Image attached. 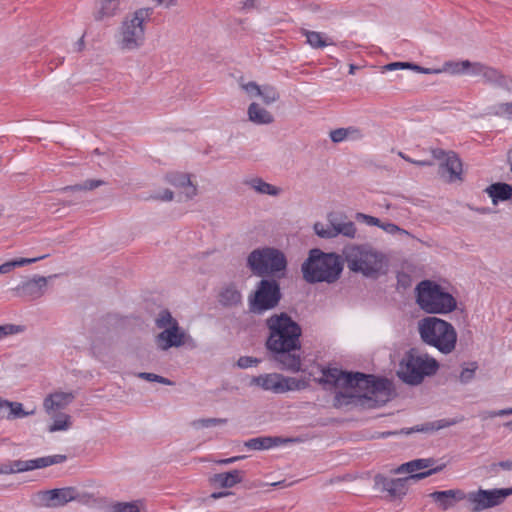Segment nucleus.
I'll return each mask as SVG.
<instances>
[{"label": "nucleus", "mask_w": 512, "mask_h": 512, "mask_svg": "<svg viewBox=\"0 0 512 512\" xmlns=\"http://www.w3.org/2000/svg\"><path fill=\"white\" fill-rule=\"evenodd\" d=\"M283 370L303 372L323 385L334 388V405L338 408L362 406L373 408L387 403L393 395V384L386 378L360 372L344 371L336 365H321L300 354H273Z\"/></svg>", "instance_id": "nucleus-1"}, {"label": "nucleus", "mask_w": 512, "mask_h": 512, "mask_svg": "<svg viewBox=\"0 0 512 512\" xmlns=\"http://www.w3.org/2000/svg\"><path fill=\"white\" fill-rule=\"evenodd\" d=\"M342 258L350 272L368 279H378L389 269L388 255L368 242L345 245Z\"/></svg>", "instance_id": "nucleus-2"}, {"label": "nucleus", "mask_w": 512, "mask_h": 512, "mask_svg": "<svg viewBox=\"0 0 512 512\" xmlns=\"http://www.w3.org/2000/svg\"><path fill=\"white\" fill-rule=\"evenodd\" d=\"M301 271L304 280L308 283H335L343 271L342 254L324 253L320 249H312L303 262Z\"/></svg>", "instance_id": "nucleus-3"}, {"label": "nucleus", "mask_w": 512, "mask_h": 512, "mask_svg": "<svg viewBox=\"0 0 512 512\" xmlns=\"http://www.w3.org/2000/svg\"><path fill=\"white\" fill-rule=\"evenodd\" d=\"M269 329L267 347L270 352L299 350L301 328L286 313L273 314L266 320Z\"/></svg>", "instance_id": "nucleus-4"}, {"label": "nucleus", "mask_w": 512, "mask_h": 512, "mask_svg": "<svg viewBox=\"0 0 512 512\" xmlns=\"http://www.w3.org/2000/svg\"><path fill=\"white\" fill-rule=\"evenodd\" d=\"M416 303L428 314H448L457 307V300L444 287L432 280H423L415 287Z\"/></svg>", "instance_id": "nucleus-5"}, {"label": "nucleus", "mask_w": 512, "mask_h": 512, "mask_svg": "<svg viewBox=\"0 0 512 512\" xmlns=\"http://www.w3.org/2000/svg\"><path fill=\"white\" fill-rule=\"evenodd\" d=\"M151 9L142 8L124 17L115 34V43L123 52L140 49L145 43V25Z\"/></svg>", "instance_id": "nucleus-6"}, {"label": "nucleus", "mask_w": 512, "mask_h": 512, "mask_svg": "<svg viewBox=\"0 0 512 512\" xmlns=\"http://www.w3.org/2000/svg\"><path fill=\"white\" fill-rule=\"evenodd\" d=\"M418 331L426 344L440 352H452L455 348L457 333L445 320L432 316L423 318L418 322Z\"/></svg>", "instance_id": "nucleus-7"}, {"label": "nucleus", "mask_w": 512, "mask_h": 512, "mask_svg": "<svg viewBox=\"0 0 512 512\" xmlns=\"http://www.w3.org/2000/svg\"><path fill=\"white\" fill-rule=\"evenodd\" d=\"M155 324L162 331L156 336V343L162 350L170 348L195 349L196 344L191 335L179 326L168 310L159 312Z\"/></svg>", "instance_id": "nucleus-8"}, {"label": "nucleus", "mask_w": 512, "mask_h": 512, "mask_svg": "<svg viewBox=\"0 0 512 512\" xmlns=\"http://www.w3.org/2000/svg\"><path fill=\"white\" fill-rule=\"evenodd\" d=\"M437 361L428 354H404L396 369L398 378L407 385L416 386L425 377L436 373Z\"/></svg>", "instance_id": "nucleus-9"}, {"label": "nucleus", "mask_w": 512, "mask_h": 512, "mask_svg": "<svg viewBox=\"0 0 512 512\" xmlns=\"http://www.w3.org/2000/svg\"><path fill=\"white\" fill-rule=\"evenodd\" d=\"M247 265L257 276L276 275L286 269L284 254L270 247L253 250L248 258Z\"/></svg>", "instance_id": "nucleus-10"}, {"label": "nucleus", "mask_w": 512, "mask_h": 512, "mask_svg": "<svg viewBox=\"0 0 512 512\" xmlns=\"http://www.w3.org/2000/svg\"><path fill=\"white\" fill-rule=\"evenodd\" d=\"M281 299L279 283L272 279H262L253 293L248 296L249 311L261 315L274 309Z\"/></svg>", "instance_id": "nucleus-11"}, {"label": "nucleus", "mask_w": 512, "mask_h": 512, "mask_svg": "<svg viewBox=\"0 0 512 512\" xmlns=\"http://www.w3.org/2000/svg\"><path fill=\"white\" fill-rule=\"evenodd\" d=\"M512 495V487L483 489L466 493V505L471 512H482L500 506Z\"/></svg>", "instance_id": "nucleus-12"}, {"label": "nucleus", "mask_w": 512, "mask_h": 512, "mask_svg": "<svg viewBox=\"0 0 512 512\" xmlns=\"http://www.w3.org/2000/svg\"><path fill=\"white\" fill-rule=\"evenodd\" d=\"M250 384L275 394L301 391L309 385L306 379L287 377L279 373H266L255 376L251 379Z\"/></svg>", "instance_id": "nucleus-13"}, {"label": "nucleus", "mask_w": 512, "mask_h": 512, "mask_svg": "<svg viewBox=\"0 0 512 512\" xmlns=\"http://www.w3.org/2000/svg\"><path fill=\"white\" fill-rule=\"evenodd\" d=\"M447 462L435 458H418L399 465L393 470L394 474H408L407 478L411 481L425 479L433 474L445 470Z\"/></svg>", "instance_id": "nucleus-14"}, {"label": "nucleus", "mask_w": 512, "mask_h": 512, "mask_svg": "<svg viewBox=\"0 0 512 512\" xmlns=\"http://www.w3.org/2000/svg\"><path fill=\"white\" fill-rule=\"evenodd\" d=\"M315 234L323 239H332L341 235L349 239L357 236V227L354 222L347 220L346 216L330 213L327 223L316 222L313 226Z\"/></svg>", "instance_id": "nucleus-15"}, {"label": "nucleus", "mask_w": 512, "mask_h": 512, "mask_svg": "<svg viewBox=\"0 0 512 512\" xmlns=\"http://www.w3.org/2000/svg\"><path fill=\"white\" fill-rule=\"evenodd\" d=\"M432 155L440 161L438 173L446 182L452 183L461 180L462 163L453 151L433 149Z\"/></svg>", "instance_id": "nucleus-16"}, {"label": "nucleus", "mask_w": 512, "mask_h": 512, "mask_svg": "<svg viewBox=\"0 0 512 512\" xmlns=\"http://www.w3.org/2000/svg\"><path fill=\"white\" fill-rule=\"evenodd\" d=\"M78 491L74 487H63L44 490L37 493L38 504L48 508L62 507L69 502L77 500Z\"/></svg>", "instance_id": "nucleus-17"}, {"label": "nucleus", "mask_w": 512, "mask_h": 512, "mask_svg": "<svg viewBox=\"0 0 512 512\" xmlns=\"http://www.w3.org/2000/svg\"><path fill=\"white\" fill-rule=\"evenodd\" d=\"M409 484L407 477L389 478L380 474L374 477V488L386 492L393 499H402L408 493Z\"/></svg>", "instance_id": "nucleus-18"}, {"label": "nucleus", "mask_w": 512, "mask_h": 512, "mask_svg": "<svg viewBox=\"0 0 512 512\" xmlns=\"http://www.w3.org/2000/svg\"><path fill=\"white\" fill-rule=\"evenodd\" d=\"M66 461V456L61 454L48 455L27 460H14L11 461L13 474L43 469L52 465L60 464Z\"/></svg>", "instance_id": "nucleus-19"}, {"label": "nucleus", "mask_w": 512, "mask_h": 512, "mask_svg": "<svg viewBox=\"0 0 512 512\" xmlns=\"http://www.w3.org/2000/svg\"><path fill=\"white\" fill-rule=\"evenodd\" d=\"M240 88L250 99L261 98L263 104L269 106L280 99L278 90L269 84L258 85L256 82H241Z\"/></svg>", "instance_id": "nucleus-20"}, {"label": "nucleus", "mask_w": 512, "mask_h": 512, "mask_svg": "<svg viewBox=\"0 0 512 512\" xmlns=\"http://www.w3.org/2000/svg\"><path fill=\"white\" fill-rule=\"evenodd\" d=\"M430 499L440 511L453 509L466 498V492L459 488L434 491L429 494Z\"/></svg>", "instance_id": "nucleus-21"}, {"label": "nucleus", "mask_w": 512, "mask_h": 512, "mask_svg": "<svg viewBox=\"0 0 512 512\" xmlns=\"http://www.w3.org/2000/svg\"><path fill=\"white\" fill-rule=\"evenodd\" d=\"M50 277L34 276L33 278L25 279L15 287V292L18 296L35 300L42 297L45 293L48 279Z\"/></svg>", "instance_id": "nucleus-22"}, {"label": "nucleus", "mask_w": 512, "mask_h": 512, "mask_svg": "<svg viewBox=\"0 0 512 512\" xmlns=\"http://www.w3.org/2000/svg\"><path fill=\"white\" fill-rule=\"evenodd\" d=\"M75 396L70 391H54L48 394L43 400V408L46 413L60 411L67 407L74 400Z\"/></svg>", "instance_id": "nucleus-23"}, {"label": "nucleus", "mask_w": 512, "mask_h": 512, "mask_svg": "<svg viewBox=\"0 0 512 512\" xmlns=\"http://www.w3.org/2000/svg\"><path fill=\"white\" fill-rule=\"evenodd\" d=\"M217 298L219 304L225 308L237 307L242 303V293L234 283L222 286Z\"/></svg>", "instance_id": "nucleus-24"}, {"label": "nucleus", "mask_w": 512, "mask_h": 512, "mask_svg": "<svg viewBox=\"0 0 512 512\" xmlns=\"http://www.w3.org/2000/svg\"><path fill=\"white\" fill-rule=\"evenodd\" d=\"M120 0H95L93 18L102 22L114 17L119 10Z\"/></svg>", "instance_id": "nucleus-25"}, {"label": "nucleus", "mask_w": 512, "mask_h": 512, "mask_svg": "<svg viewBox=\"0 0 512 512\" xmlns=\"http://www.w3.org/2000/svg\"><path fill=\"white\" fill-rule=\"evenodd\" d=\"M49 417L47 430L50 433L67 432L72 428V417L62 411H53V413H46Z\"/></svg>", "instance_id": "nucleus-26"}, {"label": "nucleus", "mask_w": 512, "mask_h": 512, "mask_svg": "<svg viewBox=\"0 0 512 512\" xmlns=\"http://www.w3.org/2000/svg\"><path fill=\"white\" fill-rule=\"evenodd\" d=\"M481 79L484 83L492 86L501 87L505 89H510L512 87L511 78L504 75L498 69L488 65L485 66Z\"/></svg>", "instance_id": "nucleus-27"}, {"label": "nucleus", "mask_w": 512, "mask_h": 512, "mask_svg": "<svg viewBox=\"0 0 512 512\" xmlns=\"http://www.w3.org/2000/svg\"><path fill=\"white\" fill-rule=\"evenodd\" d=\"M34 414V410L26 411L19 402L0 400V416L8 420L24 418Z\"/></svg>", "instance_id": "nucleus-28"}, {"label": "nucleus", "mask_w": 512, "mask_h": 512, "mask_svg": "<svg viewBox=\"0 0 512 512\" xmlns=\"http://www.w3.org/2000/svg\"><path fill=\"white\" fill-rule=\"evenodd\" d=\"M247 115L249 121L256 125H269L275 120L273 114L257 102L249 105Z\"/></svg>", "instance_id": "nucleus-29"}, {"label": "nucleus", "mask_w": 512, "mask_h": 512, "mask_svg": "<svg viewBox=\"0 0 512 512\" xmlns=\"http://www.w3.org/2000/svg\"><path fill=\"white\" fill-rule=\"evenodd\" d=\"M243 183L258 194L277 197L282 193V189L280 187L267 183L260 177L247 178Z\"/></svg>", "instance_id": "nucleus-30"}, {"label": "nucleus", "mask_w": 512, "mask_h": 512, "mask_svg": "<svg viewBox=\"0 0 512 512\" xmlns=\"http://www.w3.org/2000/svg\"><path fill=\"white\" fill-rule=\"evenodd\" d=\"M329 135L331 141L334 143H340L343 141H358L363 138L362 131L355 126L334 129L330 131Z\"/></svg>", "instance_id": "nucleus-31"}, {"label": "nucleus", "mask_w": 512, "mask_h": 512, "mask_svg": "<svg viewBox=\"0 0 512 512\" xmlns=\"http://www.w3.org/2000/svg\"><path fill=\"white\" fill-rule=\"evenodd\" d=\"M493 204L509 200L512 197V185L507 183H493L485 189Z\"/></svg>", "instance_id": "nucleus-32"}, {"label": "nucleus", "mask_w": 512, "mask_h": 512, "mask_svg": "<svg viewBox=\"0 0 512 512\" xmlns=\"http://www.w3.org/2000/svg\"><path fill=\"white\" fill-rule=\"evenodd\" d=\"M290 441L280 437H256L245 442V446L252 450H266Z\"/></svg>", "instance_id": "nucleus-33"}, {"label": "nucleus", "mask_w": 512, "mask_h": 512, "mask_svg": "<svg viewBox=\"0 0 512 512\" xmlns=\"http://www.w3.org/2000/svg\"><path fill=\"white\" fill-rule=\"evenodd\" d=\"M242 481L241 472L232 470L230 472L215 474L211 478V482L220 487L231 488Z\"/></svg>", "instance_id": "nucleus-34"}, {"label": "nucleus", "mask_w": 512, "mask_h": 512, "mask_svg": "<svg viewBox=\"0 0 512 512\" xmlns=\"http://www.w3.org/2000/svg\"><path fill=\"white\" fill-rule=\"evenodd\" d=\"M385 70L393 71V70H399V69H411L418 73L422 74H440L443 73V70L441 68L438 69H430V68H424L419 65L408 63V62H393L389 63L384 66Z\"/></svg>", "instance_id": "nucleus-35"}, {"label": "nucleus", "mask_w": 512, "mask_h": 512, "mask_svg": "<svg viewBox=\"0 0 512 512\" xmlns=\"http://www.w3.org/2000/svg\"><path fill=\"white\" fill-rule=\"evenodd\" d=\"M302 34L306 37L307 43L312 48H315V49L324 48V47L332 44L330 39L323 33L303 29Z\"/></svg>", "instance_id": "nucleus-36"}, {"label": "nucleus", "mask_w": 512, "mask_h": 512, "mask_svg": "<svg viewBox=\"0 0 512 512\" xmlns=\"http://www.w3.org/2000/svg\"><path fill=\"white\" fill-rule=\"evenodd\" d=\"M478 367L479 365L475 361L463 362L458 375L459 382L462 384L470 383L475 378Z\"/></svg>", "instance_id": "nucleus-37"}, {"label": "nucleus", "mask_w": 512, "mask_h": 512, "mask_svg": "<svg viewBox=\"0 0 512 512\" xmlns=\"http://www.w3.org/2000/svg\"><path fill=\"white\" fill-rule=\"evenodd\" d=\"M44 258H46V255L35 257V258H19V259L7 261L0 265V274H8V273L12 272L17 267L32 264V263H35Z\"/></svg>", "instance_id": "nucleus-38"}, {"label": "nucleus", "mask_w": 512, "mask_h": 512, "mask_svg": "<svg viewBox=\"0 0 512 512\" xmlns=\"http://www.w3.org/2000/svg\"><path fill=\"white\" fill-rule=\"evenodd\" d=\"M104 182L102 180L89 179L84 181L81 184H75L71 186H66L61 189L62 192H78V191H91L100 186H102Z\"/></svg>", "instance_id": "nucleus-39"}, {"label": "nucleus", "mask_w": 512, "mask_h": 512, "mask_svg": "<svg viewBox=\"0 0 512 512\" xmlns=\"http://www.w3.org/2000/svg\"><path fill=\"white\" fill-rule=\"evenodd\" d=\"M467 65L468 60H463L459 62L449 61L444 63L441 70H443V72H448L452 75H465L467 72Z\"/></svg>", "instance_id": "nucleus-40"}, {"label": "nucleus", "mask_w": 512, "mask_h": 512, "mask_svg": "<svg viewBox=\"0 0 512 512\" xmlns=\"http://www.w3.org/2000/svg\"><path fill=\"white\" fill-rule=\"evenodd\" d=\"M380 229H382L383 231H385L386 233H388L390 235L413 237L409 231H407L391 222H381Z\"/></svg>", "instance_id": "nucleus-41"}, {"label": "nucleus", "mask_w": 512, "mask_h": 512, "mask_svg": "<svg viewBox=\"0 0 512 512\" xmlns=\"http://www.w3.org/2000/svg\"><path fill=\"white\" fill-rule=\"evenodd\" d=\"M494 114L500 118L512 122V101L502 102L494 107Z\"/></svg>", "instance_id": "nucleus-42"}, {"label": "nucleus", "mask_w": 512, "mask_h": 512, "mask_svg": "<svg viewBox=\"0 0 512 512\" xmlns=\"http://www.w3.org/2000/svg\"><path fill=\"white\" fill-rule=\"evenodd\" d=\"M190 179V175L186 173L175 172L167 175V181L178 189H181Z\"/></svg>", "instance_id": "nucleus-43"}, {"label": "nucleus", "mask_w": 512, "mask_h": 512, "mask_svg": "<svg viewBox=\"0 0 512 512\" xmlns=\"http://www.w3.org/2000/svg\"><path fill=\"white\" fill-rule=\"evenodd\" d=\"M113 512H142L141 502H123L113 506Z\"/></svg>", "instance_id": "nucleus-44"}, {"label": "nucleus", "mask_w": 512, "mask_h": 512, "mask_svg": "<svg viewBox=\"0 0 512 512\" xmlns=\"http://www.w3.org/2000/svg\"><path fill=\"white\" fill-rule=\"evenodd\" d=\"M138 377H140L146 381H149V382H158L160 384L168 385V386L174 385V382H172L168 378L162 377V376L154 374V373L142 372V373L138 374Z\"/></svg>", "instance_id": "nucleus-45"}, {"label": "nucleus", "mask_w": 512, "mask_h": 512, "mask_svg": "<svg viewBox=\"0 0 512 512\" xmlns=\"http://www.w3.org/2000/svg\"><path fill=\"white\" fill-rule=\"evenodd\" d=\"M180 190L185 200H192L198 194L197 185L191 179Z\"/></svg>", "instance_id": "nucleus-46"}, {"label": "nucleus", "mask_w": 512, "mask_h": 512, "mask_svg": "<svg viewBox=\"0 0 512 512\" xmlns=\"http://www.w3.org/2000/svg\"><path fill=\"white\" fill-rule=\"evenodd\" d=\"M261 362V359L253 357V356H241L237 360V366L241 369H247L250 367H255Z\"/></svg>", "instance_id": "nucleus-47"}, {"label": "nucleus", "mask_w": 512, "mask_h": 512, "mask_svg": "<svg viewBox=\"0 0 512 512\" xmlns=\"http://www.w3.org/2000/svg\"><path fill=\"white\" fill-rule=\"evenodd\" d=\"M485 66H486V64H483L481 62H471L468 60L466 74L473 76V77L481 78Z\"/></svg>", "instance_id": "nucleus-48"}, {"label": "nucleus", "mask_w": 512, "mask_h": 512, "mask_svg": "<svg viewBox=\"0 0 512 512\" xmlns=\"http://www.w3.org/2000/svg\"><path fill=\"white\" fill-rule=\"evenodd\" d=\"M23 331V328L19 325L5 324L0 325V340L9 335H14Z\"/></svg>", "instance_id": "nucleus-49"}, {"label": "nucleus", "mask_w": 512, "mask_h": 512, "mask_svg": "<svg viewBox=\"0 0 512 512\" xmlns=\"http://www.w3.org/2000/svg\"><path fill=\"white\" fill-rule=\"evenodd\" d=\"M355 218L357 221L362 222L368 226H377L380 228L381 221L379 218L364 214V213H357L355 215Z\"/></svg>", "instance_id": "nucleus-50"}, {"label": "nucleus", "mask_w": 512, "mask_h": 512, "mask_svg": "<svg viewBox=\"0 0 512 512\" xmlns=\"http://www.w3.org/2000/svg\"><path fill=\"white\" fill-rule=\"evenodd\" d=\"M226 421L219 418L200 419L195 422L197 427H213L224 424Z\"/></svg>", "instance_id": "nucleus-51"}, {"label": "nucleus", "mask_w": 512, "mask_h": 512, "mask_svg": "<svg viewBox=\"0 0 512 512\" xmlns=\"http://www.w3.org/2000/svg\"><path fill=\"white\" fill-rule=\"evenodd\" d=\"M174 198L173 191L169 189H165L162 192L156 194L154 196V199L161 200V201H172Z\"/></svg>", "instance_id": "nucleus-52"}, {"label": "nucleus", "mask_w": 512, "mask_h": 512, "mask_svg": "<svg viewBox=\"0 0 512 512\" xmlns=\"http://www.w3.org/2000/svg\"><path fill=\"white\" fill-rule=\"evenodd\" d=\"M240 9L243 11H250L257 7V0H240Z\"/></svg>", "instance_id": "nucleus-53"}, {"label": "nucleus", "mask_w": 512, "mask_h": 512, "mask_svg": "<svg viewBox=\"0 0 512 512\" xmlns=\"http://www.w3.org/2000/svg\"><path fill=\"white\" fill-rule=\"evenodd\" d=\"M243 458H244V456H234V457H231V458H226V459L218 460V461H216V463L227 465V464L234 463V462H236L238 460H241Z\"/></svg>", "instance_id": "nucleus-54"}, {"label": "nucleus", "mask_w": 512, "mask_h": 512, "mask_svg": "<svg viewBox=\"0 0 512 512\" xmlns=\"http://www.w3.org/2000/svg\"><path fill=\"white\" fill-rule=\"evenodd\" d=\"M156 5H164L166 8L172 7L176 4L177 0H152Z\"/></svg>", "instance_id": "nucleus-55"}, {"label": "nucleus", "mask_w": 512, "mask_h": 512, "mask_svg": "<svg viewBox=\"0 0 512 512\" xmlns=\"http://www.w3.org/2000/svg\"><path fill=\"white\" fill-rule=\"evenodd\" d=\"M497 466L506 471H512V459L501 461Z\"/></svg>", "instance_id": "nucleus-56"}, {"label": "nucleus", "mask_w": 512, "mask_h": 512, "mask_svg": "<svg viewBox=\"0 0 512 512\" xmlns=\"http://www.w3.org/2000/svg\"><path fill=\"white\" fill-rule=\"evenodd\" d=\"M85 48V40H84V36H82L75 44H74V47H73V50L75 52H81L83 51Z\"/></svg>", "instance_id": "nucleus-57"}, {"label": "nucleus", "mask_w": 512, "mask_h": 512, "mask_svg": "<svg viewBox=\"0 0 512 512\" xmlns=\"http://www.w3.org/2000/svg\"><path fill=\"white\" fill-rule=\"evenodd\" d=\"M0 473L1 474H13V468H12L11 462L2 464L0 466Z\"/></svg>", "instance_id": "nucleus-58"}, {"label": "nucleus", "mask_w": 512, "mask_h": 512, "mask_svg": "<svg viewBox=\"0 0 512 512\" xmlns=\"http://www.w3.org/2000/svg\"><path fill=\"white\" fill-rule=\"evenodd\" d=\"M457 422H458L457 420H441V421H439V425L437 426V428H445V427L454 425Z\"/></svg>", "instance_id": "nucleus-59"}, {"label": "nucleus", "mask_w": 512, "mask_h": 512, "mask_svg": "<svg viewBox=\"0 0 512 512\" xmlns=\"http://www.w3.org/2000/svg\"><path fill=\"white\" fill-rule=\"evenodd\" d=\"M412 164L423 167L434 165V163L430 160H414L412 161Z\"/></svg>", "instance_id": "nucleus-60"}, {"label": "nucleus", "mask_w": 512, "mask_h": 512, "mask_svg": "<svg viewBox=\"0 0 512 512\" xmlns=\"http://www.w3.org/2000/svg\"><path fill=\"white\" fill-rule=\"evenodd\" d=\"M498 417L512 415V408L496 410Z\"/></svg>", "instance_id": "nucleus-61"}, {"label": "nucleus", "mask_w": 512, "mask_h": 512, "mask_svg": "<svg viewBox=\"0 0 512 512\" xmlns=\"http://www.w3.org/2000/svg\"><path fill=\"white\" fill-rule=\"evenodd\" d=\"M507 163H508L510 171L512 173V145H511V148L507 152Z\"/></svg>", "instance_id": "nucleus-62"}, {"label": "nucleus", "mask_w": 512, "mask_h": 512, "mask_svg": "<svg viewBox=\"0 0 512 512\" xmlns=\"http://www.w3.org/2000/svg\"><path fill=\"white\" fill-rule=\"evenodd\" d=\"M495 417H498V415L496 414V410L486 412V418H495Z\"/></svg>", "instance_id": "nucleus-63"}, {"label": "nucleus", "mask_w": 512, "mask_h": 512, "mask_svg": "<svg viewBox=\"0 0 512 512\" xmlns=\"http://www.w3.org/2000/svg\"><path fill=\"white\" fill-rule=\"evenodd\" d=\"M358 67L354 64L349 65V74H354Z\"/></svg>", "instance_id": "nucleus-64"}]
</instances>
